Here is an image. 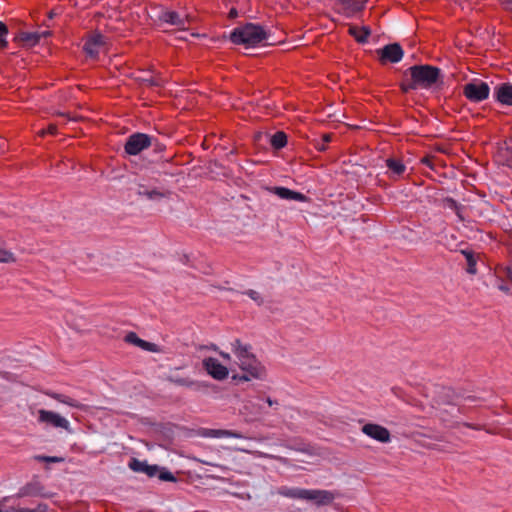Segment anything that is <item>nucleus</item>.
Wrapping results in <instances>:
<instances>
[{
  "mask_svg": "<svg viewBox=\"0 0 512 512\" xmlns=\"http://www.w3.org/2000/svg\"><path fill=\"white\" fill-rule=\"evenodd\" d=\"M399 87L404 94L413 90L439 92L444 87V75L437 66L416 64L403 71Z\"/></svg>",
  "mask_w": 512,
  "mask_h": 512,
  "instance_id": "f257e3e1",
  "label": "nucleus"
},
{
  "mask_svg": "<svg viewBox=\"0 0 512 512\" xmlns=\"http://www.w3.org/2000/svg\"><path fill=\"white\" fill-rule=\"evenodd\" d=\"M268 36L269 34L263 26L254 23H246L234 28L229 35V40L235 45L255 47L264 40H267Z\"/></svg>",
  "mask_w": 512,
  "mask_h": 512,
  "instance_id": "f03ea898",
  "label": "nucleus"
},
{
  "mask_svg": "<svg viewBox=\"0 0 512 512\" xmlns=\"http://www.w3.org/2000/svg\"><path fill=\"white\" fill-rule=\"evenodd\" d=\"M238 357V365L242 371L241 374H234L233 380L250 381L254 379H264L266 377V369L255 354H236Z\"/></svg>",
  "mask_w": 512,
  "mask_h": 512,
  "instance_id": "7ed1b4c3",
  "label": "nucleus"
},
{
  "mask_svg": "<svg viewBox=\"0 0 512 512\" xmlns=\"http://www.w3.org/2000/svg\"><path fill=\"white\" fill-rule=\"evenodd\" d=\"M434 400L437 404H456V400L458 398H464L466 400H470V401H477V400H481V401H485L487 399L486 396H483V395H468L466 396L464 394V392L462 390L460 391H455L453 388L451 387H446V386H435V390H434Z\"/></svg>",
  "mask_w": 512,
  "mask_h": 512,
  "instance_id": "20e7f679",
  "label": "nucleus"
},
{
  "mask_svg": "<svg viewBox=\"0 0 512 512\" xmlns=\"http://www.w3.org/2000/svg\"><path fill=\"white\" fill-rule=\"evenodd\" d=\"M152 144H153L152 136L145 134V133L136 132V133L131 134L127 138L126 143L124 145V151L128 155L135 156V155L140 154L143 150L151 147Z\"/></svg>",
  "mask_w": 512,
  "mask_h": 512,
  "instance_id": "39448f33",
  "label": "nucleus"
},
{
  "mask_svg": "<svg viewBox=\"0 0 512 512\" xmlns=\"http://www.w3.org/2000/svg\"><path fill=\"white\" fill-rule=\"evenodd\" d=\"M38 422L45 425V427L63 429L68 433H72L70 422L65 417L54 411L39 409Z\"/></svg>",
  "mask_w": 512,
  "mask_h": 512,
  "instance_id": "423d86ee",
  "label": "nucleus"
},
{
  "mask_svg": "<svg viewBox=\"0 0 512 512\" xmlns=\"http://www.w3.org/2000/svg\"><path fill=\"white\" fill-rule=\"evenodd\" d=\"M490 94V87L484 81H473L464 85L463 95L470 102L479 103L486 100Z\"/></svg>",
  "mask_w": 512,
  "mask_h": 512,
  "instance_id": "0eeeda50",
  "label": "nucleus"
},
{
  "mask_svg": "<svg viewBox=\"0 0 512 512\" xmlns=\"http://www.w3.org/2000/svg\"><path fill=\"white\" fill-rule=\"evenodd\" d=\"M379 61L382 65L387 63H398L402 60L404 51L399 43H390L377 50Z\"/></svg>",
  "mask_w": 512,
  "mask_h": 512,
  "instance_id": "6e6552de",
  "label": "nucleus"
},
{
  "mask_svg": "<svg viewBox=\"0 0 512 512\" xmlns=\"http://www.w3.org/2000/svg\"><path fill=\"white\" fill-rule=\"evenodd\" d=\"M361 431L380 443H389L391 441L390 431L379 424L366 423L361 427Z\"/></svg>",
  "mask_w": 512,
  "mask_h": 512,
  "instance_id": "1a4fd4ad",
  "label": "nucleus"
},
{
  "mask_svg": "<svg viewBox=\"0 0 512 512\" xmlns=\"http://www.w3.org/2000/svg\"><path fill=\"white\" fill-rule=\"evenodd\" d=\"M335 499V494L328 490L305 489L304 500L313 501L318 506L331 504Z\"/></svg>",
  "mask_w": 512,
  "mask_h": 512,
  "instance_id": "9d476101",
  "label": "nucleus"
},
{
  "mask_svg": "<svg viewBox=\"0 0 512 512\" xmlns=\"http://www.w3.org/2000/svg\"><path fill=\"white\" fill-rule=\"evenodd\" d=\"M167 380L175 385L187 387L196 392L206 393V392H208L209 388L214 387V385H211L206 382L195 381L190 378H183V377H177V376H168Z\"/></svg>",
  "mask_w": 512,
  "mask_h": 512,
  "instance_id": "9b49d317",
  "label": "nucleus"
},
{
  "mask_svg": "<svg viewBox=\"0 0 512 512\" xmlns=\"http://www.w3.org/2000/svg\"><path fill=\"white\" fill-rule=\"evenodd\" d=\"M203 365L207 373L216 380H223L229 374L228 368L215 358L209 357L205 359Z\"/></svg>",
  "mask_w": 512,
  "mask_h": 512,
  "instance_id": "f8f14e48",
  "label": "nucleus"
},
{
  "mask_svg": "<svg viewBox=\"0 0 512 512\" xmlns=\"http://www.w3.org/2000/svg\"><path fill=\"white\" fill-rule=\"evenodd\" d=\"M128 467L132 471L137 473H144L150 478L155 477L156 473L159 471V465L148 464L147 461H141L137 458H131L128 463Z\"/></svg>",
  "mask_w": 512,
  "mask_h": 512,
  "instance_id": "ddd939ff",
  "label": "nucleus"
},
{
  "mask_svg": "<svg viewBox=\"0 0 512 512\" xmlns=\"http://www.w3.org/2000/svg\"><path fill=\"white\" fill-rule=\"evenodd\" d=\"M494 98L502 105L512 106V84L509 82L500 83L493 91Z\"/></svg>",
  "mask_w": 512,
  "mask_h": 512,
  "instance_id": "4468645a",
  "label": "nucleus"
},
{
  "mask_svg": "<svg viewBox=\"0 0 512 512\" xmlns=\"http://www.w3.org/2000/svg\"><path fill=\"white\" fill-rule=\"evenodd\" d=\"M104 44V36L100 33H95L86 40L83 50L91 58H96L99 54V48Z\"/></svg>",
  "mask_w": 512,
  "mask_h": 512,
  "instance_id": "2eb2a0df",
  "label": "nucleus"
},
{
  "mask_svg": "<svg viewBox=\"0 0 512 512\" xmlns=\"http://www.w3.org/2000/svg\"><path fill=\"white\" fill-rule=\"evenodd\" d=\"M269 190L272 193H274L275 195H277L278 197H280L281 199L295 200V201H299V202L309 201V198L306 195H304L300 192H297V191H293L286 187L276 186V187L270 188Z\"/></svg>",
  "mask_w": 512,
  "mask_h": 512,
  "instance_id": "dca6fc26",
  "label": "nucleus"
},
{
  "mask_svg": "<svg viewBox=\"0 0 512 512\" xmlns=\"http://www.w3.org/2000/svg\"><path fill=\"white\" fill-rule=\"evenodd\" d=\"M124 342L128 344H132L142 350L150 351V352H159V348L156 344L142 340L138 337L135 332H129L124 337Z\"/></svg>",
  "mask_w": 512,
  "mask_h": 512,
  "instance_id": "f3484780",
  "label": "nucleus"
},
{
  "mask_svg": "<svg viewBox=\"0 0 512 512\" xmlns=\"http://www.w3.org/2000/svg\"><path fill=\"white\" fill-rule=\"evenodd\" d=\"M160 20L170 25L176 26L179 29H185L187 20L182 18L176 11H166L160 16Z\"/></svg>",
  "mask_w": 512,
  "mask_h": 512,
  "instance_id": "a211bd4d",
  "label": "nucleus"
},
{
  "mask_svg": "<svg viewBox=\"0 0 512 512\" xmlns=\"http://www.w3.org/2000/svg\"><path fill=\"white\" fill-rule=\"evenodd\" d=\"M442 205L445 208H449L453 210L458 217L459 221H465V216L463 214L465 210V206L458 203L454 198L452 197H445L442 199Z\"/></svg>",
  "mask_w": 512,
  "mask_h": 512,
  "instance_id": "6ab92c4d",
  "label": "nucleus"
},
{
  "mask_svg": "<svg viewBox=\"0 0 512 512\" xmlns=\"http://www.w3.org/2000/svg\"><path fill=\"white\" fill-rule=\"evenodd\" d=\"M349 34L353 36L358 43L364 44L368 41V38L371 35V30L367 26H362L361 28L357 26H350Z\"/></svg>",
  "mask_w": 512,
  "mask_h": 512,
  "instance_id": "aec40b11",
  "label": "nucleus"
},
{
  "mask_svg": "<svg viewBox=\"0 0 512 512\" xmlns=\"http://www.w3.org/2000/svg\"><path fill=\"white\" fill-rule=\"evenodd\" d=\"M278 494L283 497L290 498V499L304 500L305 489L297 488V487L291 488V487H287V486H282L278 489Z\"/></svg>",
  "mask_w": 512,
  "mask_h": 512,
  "instance_id": "412c9836",
  "label": "nucleus"
},
{
  "mask_svg": "<svg viewBox=\"0 0 512 512\" xmlns=\"http://www.w3.org/2000/svg\"><path fill=\"white\" fill-rule=\"evenodd\" d=\"M34 461L44 463V470L46 472L51 470L52 464L64 463L65 458L62 456H46V455H34Z\"/></svg>",
  "mask_w": 512,
  "mask_h": 512,
  "instance_id": "4be33fe9",
  "label": "nucleus"
},
{
  "mask_svg": "<svg viewBox=\"0 0 512 512\" xmlns=\"http://www.w3.org/2000/svg\"><path fill=\"white\" fill-rule=\"evenodd\" d=\"M461 254L466 258L467 261L466 272L468 274L475 275L477 273V260L474 251L465 249L461 250Z\"/></svg>",
  "mask_w": 512,
  "mask_h": 512,
  "instance_id": "5701e85b",
  "label": "nucleus"
},
{
  "mask_svg": "<svg viewBox=\"0 0 512 512\" xmlns=\"http://www.w3.org/2000/svg\"><path fill=\"white\" fill-rule=\"evenodd\" d=\"M48 396L52 397L53 399L57 400L58 402L60 403H63V404H66L70 407H73V408H82L84 405L82 403H80L79 401L67 396V395H64V394H60V393H49L47 392L46 393Z\"/></svg>",
  "mask_w": 512,
  "mask_h": 512,
  "instance_id": "b1692460",
  "label": "nucleus"
},
{
  "mask_svg": "<svg viewBox=\"0 0 512 512\" xmlns=\"http://www.w3.org/2000/svg\"><path fill=\"white\" fill-rule=\"evenodd\" d=\"M386 165L388 169L397 177L403 175L406 170V166L400 159L397 158H388L386 160Z\"/></svg>",
  "mask_w": 512,
  "mask_h": 512,
  "instance_id": "393cba45",
  "label": "nucleus"
},
{
  "mask_svg": "<svg viewBox=\"0 0 512 512\" xmlns=\"http://www.w3.org/2000/svg\"><path fill=\"white\" fill-rule=\"evenodd\" d=\"M341 3L345 9H348L351 13H358L364 10L366 0H337Z\"/></svg>",
  "mask_w": 512,
  "mask_h": 512,
  "instance_id": "a878e982",
  "label": "nucleus"
},
{
  "mask_svg": "<svg viewBox=\"0 0 512 512\" xmlns=\"http://www.w3.org/2000/svg\"><path fill=\"white\" fill-rule=\"evenodd\" d=\"M270 144L275 150L284 148L287 145V134L284 131H277L270 137Z\"/></svg>",
  "mask_w": 512,
  "mask_h": 512,
  "instance_id": "bb28decb",
  "label": "nucleus"
},
{
  "mask_svg": "<svg viewBox=\"0 0 512 512\" xmlns=\"http://www.w3.org/2000/svg\"><path fill=\"white\" fill-rule=\"evenodd\" d=\"M14 42L23 47L32 46V32L20 31L15 35Z\"/></svg>",
  "mask_w": 512,
  "mask_h": 512,
  "instance_id": "cd10ccee",
  "label": "nucleus"
},
{
  "mask_svg": "<svg viewBox=\"0 0 512 512\" xmlns=\"http://www.w3.org/2000/svg\"><path fill=\"white\" fill-rule=\"evenodd\" d=\"M6 243L2 237H0V262L11 263L15 262V257L12 252L6 249Z\"/></svg>",
  "mask_w": 512,
  "mask_h": 512,
  "instance_id": "c85d7f7f",
  "label": "nucleus"
},
{
  "mask_svg": "<svg viewBox=\"0 0 512 512\" xmlns=\"http://www.w3.org/2000/svg\"><path fill=\"white\" fill-rule=\"evenodd\" d=\"M160 481L163 482H176V476L169 471L166 467L159 466V471L156 473V476Z\"/></svg>",
  "mask_w": 512,
  "mask_h": 512,
  "instance_id": "c756f323",
  "label": "nucleus"
},
{
  "mask_svg": "<svg viewBox=\"0 0 512 512\" xmlns=\"http://www.w3.org/2000/svg\"><path fill=\"white\" fill-rule=\"evenodd\" d=\"M43 24L46 27L45 30H40V27L34 30V46H36L42 38L46 39L52 35V31L48 29L50 26L45 21Z\"/></svg>",
  "mask_w": 512,
  "mask_h": 512,
  "instance_id": "7c9ffc66",
  "label": "nucleus"
},
{
  "mask_svg": "<svg viewBox=\"0 0 512 512\" xmlns=\"http://www.w3.org/2000/svg\"><path fill=\"white\" fill-rule=\"evenodd\" d=\"M138 194L140 196H146L148 199L155 200L165 197V193L161 192L157 189L147 190V189H139Z\"/></svg>",
  "mask_w": 512,
  "mask_h": 512,
  "instance_id": "2f4dec72",
  "label": "nucleus"
},
{
  "mask_svg": "<svg viewBox=\"0 0 512 512\" xmlns=\"http://www.w3.org/2000/svg\"><path fill=\"white\" fill-rule=\"evenodd\" d=\"M8 35V27L5 23L0 21V50H4L8 47L6 37Z\"/></svg>",
  "mask_w": 512,
  "mask_h": 512,
  "instance_id": "473e14b6",
  "label": "nucleus"
},
{
  "mask_svg": "<svg viewBox=\"0 0 512 512\" xmlns=\"http://www.w3.org/2000/svg\"><path fill=\"white\" fill-rule=\"evenodd\" d=\"M332 139V134H323L321 138V143L316 144V148L319 151H325L327 149L326 144L329 143Z\"/></svg>",
  "mask_w": 512,
  "mask_h": 512,
  "instance_id": "72a5a7b5",
  "label": "nucleus"
},
{
  "mask_svg": "<svg viewBox=\"0 0 512 512\" xmlns=\"http://www.w3.org/2000/svg\"><path fill=\"white\" fill-rule=\"evenodd\" d=\"M57 132V126L53 123H50L48 125V128L47 129H44V128H41L39 131H38V135L40 137H44L45 135L47 134H50V135H54L56 134Z\"/></svg>",
  "mask_w": 512,
  "mask_h": 512,
  "instance_id": "f704fd0d",
  "label": "nucleus"
},
{
  "mask_svg": "<svg viewBox=\"0 0 512 512\" xmlns=\"http://www.w3.org/2000/svg\"><path fill=\"white\" fill-rule=\"evenodd\" d=\"M234 352H248L250 349V346L243 345L239 339H236L234 343L232 344Z\"/></svg>",
  "mask_w": 512,
  "mask_h": 512,
  "instance_id": "c9c22d12",
  "label": "nucleus"
},
{
  "mask_svg": "<svg viewBox=\"0 0 512 512\" xmlns=\"http://www.w3.org/2000/svg\"><path fill=\"white\" fill-rule=\"evenodd\" d=\"M142 81L150 87H159L162 85L161 80L155 77L143 78Z\"/></svg>",
  "mask_w": 512,
  "mask_h": 512,
  "instance_id": "e433bc0d",
  "label": "nucleus"
},
{
  "mask_svg": "<svg viewBox=\"0 0 512 512\" xmlns=\"http://www.w3.org/2000/svg\"><path fill=\"white\" fill-rule=\"evenodd\" d=\"M246 295H248L252 300L258 303V305H261L263 303V299L261 298L260 294L252 289H249L245 292Z\"/></svg>",
  "mask_w": 512,
  "mask_h": 512,
  "instance_id": "4c0bfd02",
  "label": "nucleus"
},
{
  "mask_svg": "<svg viewBox=\"0 0 512 512\" xmlns=\"http://www.w3.org/2000/svg\"><path fill=\"white\" fill-rule=\"evenodd\" d=\"M34 512H55V510L50 508L47 504L40 502L34 507Z\"/></svg>",
  "mask_w": 512,
  "mask_h": 512,
  "instance_id": "58836bf2",
  "label": "nucleus"
},
{
  "mask_svg": "<svg viewBox=\"0 0 512 512\" xmlns=\"http://www.w3.org/2000/svg\"><path fill=\"white\" fill-rule=\"evenodd\" d=\"M257 399L265 401V403H267L269 407H274L275 409H277V406L279 405V402L275 399H272L271 397L258 396Z\"/></svg>",
  "mask_w": 512,
  "mask_h": 512,
  "instance_id": "ea45409f",
  "label": "nucleus"
},
{
  "mask_svg": "<svg viewBox=\"0 0 512 512\" xmlns=\"http://www.w3.org/2000/svg\"><path fill=\"white\" fill-rule=\"evenodd\" d=\"M433 160V156H425L421 159V163L428 166L431 169H434Z\"/></svg>",
  "mask_w": 512,
  "mask_h": 512,
  "instance_id": "a19ab883",
  "label": "nucleus"
},
{
  "mask_svg": "<svg viewBox=\"0 0 512 512\" xmlns=\"http://www.w3.org/2000/svg\"><path fill=\"white\" fill-rule=\"evenodd\" d=\"M152 146L154 147V151L155 152H162L165 150V145H163L162 143H160L157 139L153 138V144Z\"/></svg>",
  "mask_w": 512,
  "mask_h": 512,
  "instance_id": "79ce46f5",
  "label": "nucleus"
},
{
  "mask_svg": "<svg viewBox=\"0 0 512 512\" xmlns=\"http://www.w3.org/2000/svg\"><path fill=\"white\" fill-rule=\"evenodd\" d=\"M506 150H507V152L510 155V158L507 159V163L506 164H507L508 167L512 168V147H507Z\"/></svg>",
  "mask_w": 512,
  "mask_h": 512,
  "instance_id": "37998d69",
  "label": "nucleus"
},
{
  "mask_svg": "<svg viewBox=\"0 0 512 512\" xmlns=\"http://www.w3.org/2000/svg\"><path fill=\"white\" fill-rule=\"evenodd\" d=\"M215 432L219 436L229 437V433L231 432V430H216Z\"/></svg>",
  "mask_w": 512,
  "mask_h": 512,
  "instance_id": "c03bdc74",
  "label": "nucleus"
},
{
  "mask_svg": "<svg viewBox=\"0 0 512 512\" xmlns=\"http://www.w3.org/2000/svg\"><path fill=\"white\" fill-rule=\"evenodd\" d=\"M199 349H211V350H214L216 352H219L218 351V347L214 344H211L210 346H200Z\"/></svg>",
  "mask_w": 512,
  "mask_h": 512,
  "instance_id": "a18cd8bd",
  "label": "nucleus"
},
{
  "mask_svg": "<svg viewBox=\"0 0 512 512\" xmlns=\"http://www.w3.org/2000/svg\"><path fill=\"white\" fill-rule=\"evenodd\" d=\"M229 437H232V438H242L243 436L240 433L231 430V432L229 433Z\"/></svg>",
  "mask_w": 512,
  "mask_h": 512,
  "instance_id": "49530a36",
  "label": "nucleus"
},
{
  "mask_svg": "<svg viewBox=\"0 0 512 512\" xmlns=\"http://www.w3.org/2000/svg\"><path fill=\"white\" fill-rule=\"evenodd\" d=\"M501 4L504 5L507 10V6H512V0H500Z\"/></svg>",
  "mask_w": 512,
  "mask_h": 512,
  "instance_id": "de8ad7c7",
  "label": "nucleus"
},
{
  "mask_svg": "<svg viewBox=\"0 0 512 512\" xmlns=\"http://www.w3.org/2000/svg\"><path fill=\"white\" fill-rule=\"evenodd\" d=\"M506 270H507V276H508V278L512 280V264H511V265H509V266L506 268Z\"/></svg>",
  "mask_w": 512,
  "mask_h": 512,
  "instance_id": "09e8293b",
  "label": "nucleus"
},
{
  "mask_svg": "<svg viewBox=\"0 0 512 512\" xmlns=\"http://www.w3.org/2000/svg\"><path fill=\"white\" fill-rule=\"evenodd\" d=\"M229 15H230V17H235V16H237V11H236V9H234V8H233V9H231V10H230V12H229Z\"/></svg>",
  "mask_w": 512,
  "mask_h": 512,
  "instance_id": "8fccbe9b",
  "label": "nucleus"
},
{
  "mask_svg": "<svg viewBox=\"0 0 512 512\" xmlns=\"http://www.w3.org/2000/svg\"><path fill=\"white\" fill-rule=\"evenodd\" d=\"M259 410H260L262 413H268V411L266 410V407H265V406L259 405Z\"/></svg>",
  "mask_w": 512,
  "mask_h": 512,
  "instance_id": "3c124183",
  "label": "nucleus"
},
{
  "mask_svg": "<svg viewBox=\"0 0 512 512\" xmlns=\"http://www.w3.org/2000/svg\"><path fill=\"white\" fill-rule=\"evenodd\" d=\"M33 489H34V495L38 494V487H37V483L36 482H34Z\"/></svg>",
  "mask_w": 512,
  "mask_h": 512,
  "instance_id": "603ef678",
  "label": "nucleus"
},
{
  "mask_svg": "<svg viewBox=\"0 0 512 512\" xmlns=\"http://www.w3.org/2000/svg\"><path fill=\"white\" fill-rule=\"evenodd\" d=\"M0 512H5L2 500H0Z\"/></svg>",
  "mask_w": 512,
  "mask_h": 512,
  "instance_id": "864d4df0",
  "label": "nucleus"
},
{
  "mask_svg": "<svg viewBox=\"0 0 512 512\" xmlns=\"http://www.w3.org/2000/svg\"><path fill=\"white\" fill-rule=\"evenodd\" d=\"M53 16H54L53 11H50V12L48 13V19H49V20H51V19L53 18Z\"/></svg>",
  "mask_w": 512,
  "mask_h": 512,
  "instance_id": "5fc2aeb1",
  "label": "nucleus"
},
{
  "mask_svg": "<svg viewBox=\"0 0 512 512\" xmlns=\"http://www.w3.org/2000/svg\"><path fill=\"white\" fill-rule=\"evenodd\" d=\"M499 288H500L502 291H508V288H507L506 286H503V285H502V286H500Z\"/></svg>",
  "mask_w": 512,
  "mask_h": 512,
  "instance_id": "6e6d98bb",
  "label": "nucleus"
},
{
  "mask_svg": "<svg viewBox=\"0 0 512 512\" xmlns=\"http://www.w3.org/2000/svg\"><path fill=\"white\" fill-rule=\"evenodd\" d=\"M507 10L512 12V5L511 6H507Z\"/></svg>",
  "mask_w": 512,
  "mask_h": 512,
  "instance_id": "4d7b16f0",
  "label": "nucleus"
},
{
  "mask_svg": "<svg viewBox=\"0 0 512 512\" xmlns=\"http://www.w3.org/2000/svg\"><path fill=\"white\" fill-rule=\"evenodd\" d=\"M220 355L229 358V354L228 353L220 354Z\"/></svg>",
  "mask_w": 512,
  "mask_h": 512,
  "instance_id": "13d9d810",
  "label": "nucleus"
}]
</instances>
